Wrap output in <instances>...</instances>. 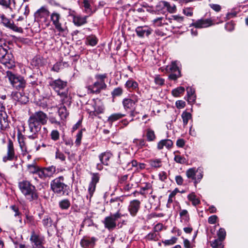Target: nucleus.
Masks as SVG:
<instances>
[{
    "label": "nucleus",
    "mask_w": 248,
    "mask_h": 248,
    "mask_svg": "<svg viewBox=\"0 0 248 248\" xmlns=\"http://www.w3.org/2000/svg\"><path fill=\"white\" fill-rule=\"evenodd\" d=\"M47 115L41 110L35 111L31 113L28 120V126H31L33 129H40L42 125L47 124L48 121Z\"/></svg>",
    "instance_id": "f257e3e1"
},
{
    "label": "nucleus",
    "mask_w": 248,
    "mask_h": 248,
    "mask_svg": "<svg viewBox=\"0 0 248 248\" xmlns=\"http://www.w3.org/2000/svg\"><path fill=\"white\" fill-rule=\"evenodd\" d=\"M18 187L22 194L29 201H33L38 199L37 191L35 186L29 181L25 180L19 182Z\"/></svg>",
    "instance_id": "f03ea898"
},
{
    "label": "nucleus",
    "mask_w": 248,
    "mask_h": 248,
    "mask_svg": "<svg viewBox=\"0 0 248 248\" xmlns=\"http://www.w3.org/2000/svg\"><path fill=\"white\" fill-rule=\"evenodd\" d=\"M64 177L61 176L56 178L51 182L50 187L55 193L60 195L69 194V187L64 183Z\"/></svg>",
    "instance_id": "7ed1b4c3"
},
{
    "label": "nucleus",
    "mask_w": 248,
    "mask_h": 248,
    "mask_svg": "<svg viewBox=\"0 0 248 248\" xmlns=\"http://www.w3.org/2000/svg\"><path fill=\"white\" fill-rule=\"evenodd\" d=\"M107 77V74L96 75L95 78L97 80L93 84L88 87L89 93L97 94L100 93L102 90L106 89L107 85L105 83V79Z\"/></svg>",
    "instance_id": "20e7f679"
},
{
    "label": "nucleus",
    "mask_w": 248,
    "mask_h": 248,
    "mask_svg": "<svg viewBox=\"0 0 248 248\" xmlns=\"http://www.w3.org/2000/svg\"><path fill=\"white\" fill-rule=\"evenodd\" d=\"M3 46L0 43V62L9 69L15 66V61L13 55L8 53V46L5 44Z\"/></svg>",
    "instance_id": "39448f33"
},
{
    "label": "nucleus",
    "mask_w": 248,
    "mask_h": 248,
    "mask_svg": "<svg viewBox=\"0 0 248 248\" xmlns=\"http://www.w3.org/2000/svg\"><path fill=\"white\" fill-rule=\"evenodd\" d=\"M6 77L14 88L18 91H23L26 86V82L20 75L15 74L11 71L6 72Z\"/></svg>",
    "instance_id": "423d86ee"
},
{
    "label": "nucleus",
    "mask_w": 248,
    "mask_h": 248,
    "mask_svg": "<svg viewBox=\"0 0 248 248\" xmlns=\"http://www.w3.org/2000/svg\"><path fill=\"white\" fill-rule=\"evenodd\" d=\"M67 84L66 81H63L61 79L51 80L49 82L50 87L62 98H66L68 96Z\"/></svg>",
    "instance_id": "0eeeda50"
},
{
    "label": "nucleus",
    "mask_w": 248,
    "mask_h": 248,
    "mask_svg": "<svg viewBox=\"0 0 248 248\" xmlns=\"http://www.w3.org/2000/svg\"><path fill=\"white\" fill-rule=\"evenodd\" d=\"M124 215L121 213H115L111 214L110 216L106 217L103 221L105 227L109 231L114 230L117 226V221L120 219Z\"/></svg>",
    "instance_id": "6e6552de"
},
{
    "label": "nucleus",
    "mask_w": 248,
    "mask_h": 248,
    "mask_svg": "<svg viewBox=\"0 0 248 248\" xmlns=\"http://www.w3.org/2000/svg\"><path fill=\"white\" fill-rule=\"evenodd\" d=\"M49 14L50 13L47 6H43L34 13V17L35 21L38 23H45L46 25H47Z\"/></svg>",
    "instance_id": "1a4fd4ad"
},
{
    "label": "nucleus",
    "mask_w": 248,
    "mask_h": 248,
    "mask_svg": "<svg viewBox=\"0 0 248 248\" xmlns=\"http://www.w3.org/2000/svg\"><path fill=\"white\" fill-rule=\"evenodd\" d=\"M178 62L176 61L171 62L170 65L166 67V71L168 73H170L169 78L170 80H176L181 77V71L178 66Z\"/></svg>",
    "instance_id": "9d476101"
},
{
    "label": "nucleus",
    "mask_w": 248,
    "mask_h": 248,
    "mask_svg": "<svg viewBox=\"0 0 248 248\" xmlns=\"http://www.w3.org/2000/svg\"><path fill=\"white\" fill-rule=\"evenodd\" d=\"M217 238L210 241L212 248H224L223 241L225 239L226 232L224 228H220L217 232Z\"/></svg>",
    "instance_id": "9b49d317"
},
{
    "label": "nucleus",
    "mask_w": 248,
    "mask_h": 248,
    "mask_svg": "<svg viewBox=\"0 0 248 248\" xmlns=\"http://www.w3.org/2000/svg\"><path fill=\"white\" fill-rule=\"evenodd\" d=\"M192 22L189 24V27H194L196 29L205 28L214 24V21L210 18H201L198 20L192 19Z\"/></svg>",
    "instance_id": "f8f14e48"
},
{
    "label": "nucleus",
    "mask_w": 248,
    "mask_h": 248,
    "mask_svg": "<svg viewBox=\"0 0 248 248\" xmlns=\"http://www.w3.org/2000/svg\"><path fill=\"white\" fill-rule=\"evenodd\" d=\"M17 156L16 155L13 142L10 139L8 140L7 146V152L2 157V161L6 163L17 160Z\"/></svg>",
    "instance_id": "ddd939ff"
},
{
    "label": "nucleus",
    "mask_w": 248,
    "mask_h": 248,
    "mask_svg": "<svg viewBox=\"0 0 248 248\" xmlns=\"http://www.w3.org/2000/svg\"><path fill=\"white\" fill-rule=\"evenodd\" d=\"M92 180L89 183L88 189L89 195H87L86 196L87 199H89L90 201H91V198L95 190L96 185L100 179V176L98 173H92Z\"/></svg>",
    "instance_id": "4468645a"
},
{
    "label": "nucleus",
    "mask_w": 248,
    "mask_h": 248,
    "mask_svg": "<svg viewBox=\"0 0 248 248\" xmlns=\"http://www.w3.org/2000/svg\"><path fill=\"white\" fill-rule=\"evenodd\" d=\"M30 241L32 244V248H45L44 245L45 243V239L43 236L32 232L30 237Z\"/></svg>",
    "instance_id": "2eb2a0df"
},
{
    "label": "nucleus",
    "mask_w": 248,
    "mask_h": 248,
    "mask_svg": "<svg viewBox=\"0 0 248 248\" xmlns=\"http://www.w3.org/2000/svg\"><path fill=\"white\" fill-rule=\"evenodd\" d=\"M69 16L73 18V22L76 26L79 27L87 23V19L89 17L88 16H81L80 15L76 14L74 11L70 10L69 11Z\"/></svg>",
    "instance_id": "dca6fc26"
},
{
    "label": "nucleus",
    "mask_w": 248,
    "mask_h": 248,
    "mask_svg": "<svg viewBox=\"0 0 248 248\" xmlns=\"http://www.w3.org/2000/svg\"><path fill=\"white\" fill-rule=\"evenodd\" d=\"M11 95L16 104L25 105L29 101V98L28 96L22 92H13Z\"/></svg>",
    "instance_id": "f3484780"
},
{
    "label": "nucleus",
    "mask_w": 248,
    "mask_h": 248,
    "mask_svg": "<svg viewBox=\"0 0 248 248\" xmlns=\"http://www.w3.org/2000/svg\"><path fill=\"white\" fill-rule=\"evenodd\" d=\"M1 21L6 27L13 31H22L23 29L21 27H17L14 24V22L6 17L4 15H0Z\"/></svg>",
    "instance_id": "a211bd4d"
},
{
    "label": "nucleus",
    "mask_w": 248,
    "mask_h": 248,
    "mask_svg": "<svg viewBox=\"0 0 248 248\" xmlns=\"http://www.w3.org/2000/svg\"><path fill=\"white\" fill-rule=\"evenodd\" d=\"M97 239L94 237L85 236L80 240V245L83 248H93Z\"/></svg>",
    "instance_id": "6ab92c4d"
},
{
    "label": "nucleus",
    "mask_w": 248,
    "mask_h": 248,
    "mask_svg": "<svg viewBox=\"0 0 248 248\" xmlns=\"http://www.w3.org/2000/svg\"><path fill=\"white\" fill-rule=\"evenodd\" d=\"M140 207V202L138 200L131 201L128 206V211L132 217L136 216Z\"/></svg>",
    "instance_id": "aec40b11"
},
{
    "label": "nucleus",
    "mask_w": 248,
    "mask_h": 248,
    "mask_svg": "<svg viewBox=\"0 0 248 248\" xmlns=\"http://www.w3.org/2000/svg\"><path fill=\"white\" fill-rule=\"evenodd\" d=\"M38 216L39 218L42 219L43 226L48 231L49 229L53 225V221L50 216L48 215H44L43 213H39Z\"/></svg>",
    "instance_id": "412c9836"
},
{
    "label": "nucleus",
    "mask_w": 248,
    "mask_h": 248,
    "mask_svg": "<svg viewBox=\"0 0 248 248\" xmlns=\"http://www.w3.org/2000/svg\"><path fill=\"white\" fill-rule=\"evenodd\" d=\"M4 107L2 104H0V125L1 130H4L9 126L8 116L5 112L2 111Z\"/></svg>",
    "instance_id": "4be33fe9"
},
{
    "label": "nucleus",
    "mask_w": 248,
    "mask_h": 248,
    "mask_svg": "<svg viewBox=\"0 0 248 248\" xmlns=\"http://www.w3.org/2000/svg\"><path fill=\"white\" fill-rule=\"evenodd\" d=\"M123 200L120 197H117L114 199H111L110 200V206L111 211L115 213H120V210L122 206Z\"/></svg>",
    "instance_id": "5701e85b"
},
{
    "label": "nucleus",
    "mask_w": 248,
    "mask_h": 248,
    "mask_svg": "<svg viewBox=\"0 0 248 248\" xmlns=\"http://www.w3.org/2000/svg\"><path fill=\"white\" fill-rule=\"evenodd\" d=\"M112 154L109 151H107L106 152L102 153L99 156V159L104 165H108L109 159L112 157Z\"/></svg>",
    "instance_id": "b1692460"
},
{
    "label": "nucleus",
    "mask_w": 248,
    "mask_h": 248,
    "mask_svg": "<svg viewBox=\"0 0 248 248\" xmlns=\"http://www.w3.org/2000/svg\"><path fill=\"white\" fill-rule=\"evenodd\" d=\"M119 160L122 164H127V165H129L130 164H131L132 167H138V162L135 160H133L131 161L130 162L129 161H126L125 159L129 157V155L127 154H124L119 155Z\"/></svg>",
    "instance_id": "393cba45"
},
{
    "label": "nucleus",
    "mask_w": 248,
    "mask_h": 248,
    "mask_svg": "<svg viewBox=\"0 0 248 248\" xmlns=\"http://www.w3.org/2000/svg\"><path fill=\"white\" fill-rule=\"evenodd\" d=\"M50 17L55 28L59 31H63L62 28L61 24L59 22L61 18L60 14L54 12L51 14Z\"/></svg>",
    "instance_id": "a878e982"
},
{
    "label": "nucleus",
    "mask_w": 248,
    "mask_h": 248,
    "mask_svg": "<svg viewBox=\"0 0 248 248\" xmlns=\"http://www.w3.org/2000/svg\"><path fill=\"white\" fill-rule=\"evenodd\" d=\"M173 145V142L169 139H165L161 140L157 143V148L158 150H161L164 147L170 149Z\"/></svg>",
    "instance_id": "bb28decb"
},
{
    "label": "nucleus",
    "mask_w": 248,
    "mask_h": 248,
    "mask_svg": "<svg viewBox=\"0 0 248 248\" xmlns=\"http://www.w3.org/2000/svg\"><path fill=\"white\" fill-rule=\"evenodd\" d=\"M138 102V99L131 98H124L123 100V105L125 110H127L133 108L135 103Z\"/></svg>",
    "instance_id": "cd10ccee"
},
{
    "label": "nucleus",
    "mask_w": 248,
    "mask_h": 248,
    "mask_svg": "<svg viewBox=\"0 0 248 248\" xmlns=\"http://www.w3.org/2000/svg\"><path fill=\"white\" fill-rule=\"evenodd\" d=\"M187 101L189 103H194L196 100V96L195 94V91L192 87L187 88Z\"/></svg>",
    "instance_id": "c85d7f7f"
},
{
    "label": "nucleus",
    "mask_w": 248,
    "mask_h": 248,
    "mask_svg": "<svg viewBox=\"0 0 248 248\" xmlns=\"http://www.w3.org/2000/svg\"><path fill=\"white\" fill-rule=\"evenodd\" d=\"M179 215L180 220L182 222L187 224L190 219L188 211L186 209H180Z\"/></svg>",
    "instance_id": "c756f323"
},
{
    "label": "nucleus",
    "mask_w": 248,
    "mask_h": 248,
    "mask_svg": "<svg viewBox=\"0 0 248 248\" xmlns=\"http://www.w3.org/2000/svg\"><path fill=\"white\" fill-rule=\"evenodd\" d=\"M125 116V114L121 113H113L108 117V121L109 124H112L114 122L121 119Z\"/></svg>",
    "instance_id": "7c9ffc66"
},
{
    "label": "nucleus",
    "mask_w": 248,
    "mask_h": 248,
    "mask_svg": "<svg viewBox=\"0 0 248 248\" xmlns=\"http://www.w3.org/2000/svg\"><path fill=\"white\" fill-rule=\"evenodd\" d=\"M125 86L129 91L134 90L138 88V83L136 81L131 79L128 80L126 82Z\"/></svg>",
    "instance_id": "2f4dec72"
},
{
    "label": "nucleus",
    "mask_w": 248,
    "mask_h": 248,
    "mask_svg": "<svg viewBox=\"0 0 248 248\" xmlns=\"http://www.w3.org/2000/svg\"><path fill=\"white\" fill-rule=\"evenodd\" d=\"M46 177H52L56 172V167L54 166L43 168Z\"/></svg>",
    "instance_id": "473e14b6"
},
{
    "label": "nucleus",
    "mask_w": 248,
    "mask_h": 248,
    "mask_svg": "<svg viewBox=\"0 0 248 248\" xmlns=\"http://www.w3.org/2000/svg\"><path fill=\"white\" fill-rule=\"evenodd\" d=\"M58 112L59 116L61 117V119L62 120L65 119L68 115L67 109L65 106L63 105H62L59 108Z\"/></svg>",
    "instance_id": "72a5a7b5"
},
{
    "label": "nucleus",
    "mask_w": 248,
    "mask_h": 248,
    "mask_svg": "<svg viewBox=\"0 0 248 248\" xmlns=\"http://www.w3.org/2000/svg\"><path fill=\"white\" fill-rule=\"evenodd\" d=\"M187 199L191 202L193 206H196L200 203V200L196 197L194 193L192 192L187 196Z\"/></svg>",
    "instance_id": "f704fd0d"
},
{
    "label": "nucleus",
    "mask_w": 248,
    "mask_h": 248,
    "mask_svg": "<svg viewBox=\"0 0 248 248\" xmlns=\"http://www.w3.org/2000/svg\"><path fill=\"white\" fill-rule=\"evenodd\" d=\"M146 136L147 138V140L148 141H153L155 140L156 138L154 131L151 128L147 129L146 132Z\"/></svg>",
    "instance_id": "c9c22d12"
},
{
    "label": "nucleus",
    "mask_w": 248,
    "mask_h": 248,
    "mask_svg": "<svg viewBox=\"0 0 248 248\" xmlns=\"http://www.w3.org/2000/svg\"><path fill=\"white\" fill-rule=\"evenodd\" d=\"M162 3L163 7L166 8L170 13H173L175 12L176 7L174 4H170L169 2L166 1H162Z\"/></svg>",
    "instance_id": "e433bc0d"
},
{
    "label": "nucleus",
    "mask_w": 248,
    "mask_h": 248,
    "mask_svg": "<svg viewBox=\"0 0 248 248\" xmlns=\"http://www.w3.org/2000/svg\"><path fill=\"white\" fill-rule=\"evenodd\" d=\"M98 42V39L93 35L88 36L86 39V44L87 45L94 46Z\"/></svg>",
    "instance_id": "4c0bfd02"
},
{
    "label": "nucleus",
    "mask_w": 248,
    "mask_h": 248,
    "mask_svg": "<svg viewBox=\"0 0 248 248\" xmlns=\"http://www.w3.org/2000/svg\"><path fill=\"white\" fill-rule=\"evenodd\" d=\"M149 164L152 168H158L162 166V161L159 158L151 159L149 161Z\"/></svg>",
    "instance_id": "58836bf2"
},
{
    "label": "nucleus",
    "mask_w": 248,
    "mask_h": 248,
    "mask_svg": "<svg viewBox=\"0 0 248 248\" xmlns=\"http://www.w3.org/2000/svg\"><path fill=\"white\" fill-rule=\"evenodd\" d=\"M185 91V88L181 86L173 89L171 91V93L174 97H179L181 94L184 93Z\"/></svg>",
    "instance_id": "ea45409f"
},
{
    "label": "nucleus",
    "mask_w": 248,
    "mask_h": 248,
    "mask_svg": "<svg viewBox=\"0 0 248 248\" xmlns=\"http://www.w3.org/2000/svg\"><path fill=\"white\" fill-rule=\"evenodd\" d=\"M83 4L85 12L90 16L93 14V12L92 10L89 1L88 0H83Z\"/></svg>",
    "instance_id": "a19ab883"
},
{
    "label": "nucleus",
    "mask_w": 248,
    "mask_h": 248,
    "mask_svg": "<svg viewBox=\"0 0 248 248\" xmlns=\"http://www.w3.org/2000/svg\"><path fill=\"white\" fill-rule=\"evenodd\" d=\"M196 169L194 168H190L187 170L186 171V175L188 178L191 179L192 180H195L196 178Z\"/></svg>",
    "instance_id": "79ce46f5"
},
{
    "label": "nucleus",
    "mask_w": 248,
    "mask_h": 248,
    "mask_svg": "<svg viewBox=\"0 0 248 248\" xmlns=\"http://www.w3.org/2000/svg\"><path fill=\"white\" fill-rule=\"evenodd\" d=\"M59 205L62 209L66 210L70 206L71 203L69 200L64 199L59 202Z\"/></svg>",
    "instance_id": "37998d69"
},
{
    "label": "nucleus",
    "mask_w": 248,
    "mask_h": 248,
    "mask_svg": "<svg viewBox=\"0 0 248 248\" xmlns=\"http://www.w3.org/2000/svg\"><path fill=\"white\" fill-rule=\"evenodd\" d=\"M181 116L184 125H186L188 123V120L192 118L191 113L186 111L182 113Z\"/></svg>",
    "instance_id": "c03bdc74"
},
{
    "label": "nucleus",
    "mask_w": 248,
    "mask_h": 248,
    "mask_svg": "<svg viewBox=\"0 0 248 248\" xmlns=\"http://www.w3.org/2000/svg\"><path fill=\"white\" fill-rule=\"evenodd\" d=\"M37 75L36 74H33L31 75L29 78V83L31 84L33 86H35L38 85L40 82L38 80L37 78Z\"/></svg>",
    "instance_id": "a18cd8bd"
},
{
    "label": "nucleus",
    "mask_w": 248,
    "mask_h": 248,
    "mask_svg": "<svg viewBox=\"0 0 248 248\" xmlns=\"http://www.w3.org/2000/svg\"><path fill=\"white\" fill-rule=\"evenodd\" d=\"M196 178L195 179L194 182L195 186H196V185L201 181L203 177V171L201 169L198 168L196 170Z\"/></svg>",
    "instance_id": "49530a36"
},
{
    "label": "nucleus",
    "mask_w": 248,
    "mask_h": 248,
    "mask_svg": "<svg viewBox=\"0 0 248 248\" xmlns=\"http://www.w3.org/2000/svg\"><path fill=\"white\" fill-rule=\"evenodd\" d=\"M18 142L22 155H26L27 153V149L23 138H19L18 139Z\"/></svg>",
    "instance_id": "de8ad7c7"
},
{
    "label": "nucleus",
    "mask_w": 248,
    "mask_h": 248,
    "mask_svg": "<svg viewBox=\"0 0 248 248\" xmlns=\"http://www.w3.org/2000/svg\"><path fill=\"white\" fill-rule=\"evenodd\" d=\"M30 132L31 133V135H29L28 138L31 140H35L38 138V133L40 129H35L32 130L31 126H29Z\"/></svg>",
    "instance_id": "09e8293b"
},
{
    "label": "nucleus",
    "mask_w": 248,
    "mask_h": 248,
    "mask_svg": "<svg viewBox=\"0 0 248 248\" xmlns=\"http://www.w3.org/2000/svg\"><path fill=\"white\" fill-rule=\"evenodd\" d=\"M14 0H0V6L3 8L9 9L11 8V5Z\"/></svg>",
    "instance_id": "8fccbe9b"
},
{
    "label": "nucleus",
    "mask_w": 248,
    "mask_h": 248,
    "mask_svg": "<svg viewBox=\"0 0 248 248\" xmlns=\"http://www.w3.org/2000/svg\"><path fill=\"white\" fill-rule=\"evenodd\" d=\"M146 239L150 241H157L158 240V234L156 233L155 232H150L146 236Z\"/></svg>",
    "instance_id": "3c124183"
},
{
    "label": "nucleus",
    "mask_w": 248,
    "mask_h": 248,
    "mask_svg": "<svg viewBox=\"0 0 248 248\" xmlns=\"http://www.w3.org/2000/svg\"><path fill=\"white\" fill-rule=\"evenodd\" d=\"M176 152H174V154L175 155L174 160L177 163L185 164L186 162V158L181 155H176Z\"/></svg>",
    "instance_id": "603ef678"
},
{
    "label": "nucleus",
    "mask_w": 248,
    "mask_h": 248,
    "mask_svg": "<svg viewBox=\"0 0 248 248\" xmlns=\"http://www.w3.org/2000/svg\"><path fill=\"white\" fill-rule=\"evenodd\" d=\"M55 158L59 159L62 162H63L65 160L66 156L62 152L60 151L59 149H57L55 153Z\"/></svg>",
    "instance_id": "864d4df0"
},
{
    "label": "nucleus",
    "mask_w": 248,
    "mask_h": 248,
    "mask_svg": "<svg viewBox=\"0 0 248 248\" xmlns=\"http://www.w3.org/2000/svg\"><path fill=\"white\" fill-rule=\"evenodd\" d=\"M194 8L192 7H185L183 9V14L187 16H192L193 15Z\"/></svg>",
    "instance_id": "5fc2aeb1"
},
{
    "label": "nucleus",
    "mask_w": 248,
    "mask_h": 248,
    "mask_svg": "<svg viewBox=\"0 0 248 248\" xmlns=\"http://www.w3.org/2000/svg\"><path fill=\"white\" fill-rule=\"evenodd\" d=\"M154 81L156 85L162 86L165 84V79L159 75H156L154 78Z\"/></svg>",
    "instance_id": "6e6d98bb"
},
{
    "label": "nucleus",
    "mask_w": 248,
    "mask_h": 248,
    "mask_svg": "<svg viewBox=\"0 0 248 248\" xmlns=\"http://www.w3.org/2000/svg\"><path fill=\"white\" fill-rule=\"evenodd\" d=\"M123 93V90L121 87L115 88L111 93L113 97L120 96Z\"/></svg>",
    "instance_id": "4d7b16f0"
},
{
    "label": "nucleus",
    "mask_w": 248,
    "mask_h": 248,
    "mask_svg": "<svg viewBox=\"0 0 248 248\" xmlns=\"http://www.w3.org/2000/svg\"><path fill=\"white\" fill-rule=\"evenodd\" d=\"M51 139L54 140L56 141L59 139L60 133L57 130H53L50 134Z\"/></svg>",
    "instance_id": "13d9d810"
},
{
    "label": "nucleus",
    "mask_w": 248,
    "mask_h": 248,
    "mask_svg": "<svg viewBox=\"0 0 248 248\" xmlns=\"http://www.w3.org/2000/svg\"><path fill=\"white\" fill-rule=\"evenodd\" d=\"M177 238L175 237H172L170 239L162 241V243L166 246L172 245L176 242Z\"/></svg>",
    "instance_id": "bf43d9fd"
},
{
    "label": "nucleus",
    "mask_w": 248,
    "mask_h": 248,
    "mask_svg": "<svg viewBox=\"0 0 248 248\" xmlns=\"http://www.w3.org/2000/svg\"><path fill=\"white\" fill-rule=\"evenodd\" d=\"M235 24L231 21L227 23L225 25V29L227 31H232L234 30Z\"/></svg>",
    "instance_id": "052dcab7"
},
{
    "label": "nucleus",
    "mask_w": 248,
    "mask_h": 248,
    "mask_svg": "<svg viewBox=\"0 0 248 248\" xmlns=\"http://www.w3.org/2000/svg\"><path fill=\"white\" fill-rule=\"evenodd\" d=\"M82 137V132L81 130H80L78 132L76 135V140L75 141V143L77 145H79L81 143V140Z\"/></svg>",
    "instance_id": "680f3d73"
},
{
    "label": "nucleus",
    "mask_w": 248,
    "mask_h": 248,
    "mask_svg": "<svg viewBox=\"0 0 248 248\" xmlns=\"http://www.w3.org/2000/svg\"><path fill=\"white\" fill-rule=\"evenodd\" d=\"M38 168L34 164H30L28 165V169L30 172L32 173H36L38 170Z\"/></svg>",
    "instance_id": "e2e57ef3"
},
{
    "label": "nucleus",
    "mask_w": 248,
    "mask_h": 248,
    "mask_svg": "<svg viewBox=\"0 0 248 248\" xmlns=\"http://www.w3.org/2000/svg\"><path fill=\"white\" fill-rule=\"evenodd\" d=\"M32 62L35 66H40L42 64V60L40 57H35L32 60Z\"/></svg>",
    "instance_id": "0e129e2a"
},
{
    "label": "nucleus",
    "mask_w": 248,
    "mask_h": 248,
    "mask_svg": "<svg viewBox=\"0 0 248 248\" xmlns=\"http://www.w3.org/2000/svg\"><path fill=\"white\" fill-rule=\"evenodd\" d=\"M14 212H15V214L14 215L15 217H19L20 215H21L20 213L19 212L18 208L14 205H11L10 207Z\"/></svg>",
    "instance_id": "69168bd1"
},
{
    "label": "nucleus",
    "mask_w": 248,
    "mask_h": 248,
    "mask_svg": "<svg viewBox=\"0 0 248 248\" xmlns=\"http://www.w3.org/2000/svg\"><path fill=\"white\" fill-rule=\"evenodd\" d=\"M36 173H37L39 177L41 179L46 178L43 168L41 169H38Z\"/></svg>",
    "instance_id": "338daca9"
},
{
    "label": "nucleus",
    "mask_w": 248,
    "mask_h": 248,
    "mask_svg": "<svg viewBox=\"0 0 248 248\" xmlns=\"http://www.w3.org/2000/svg\"><path fill=\"white\" fill-rule=\"evenodd\" d=\"M163 225L162 223H157L154 228V230L155 232H160L162 230Z\"/></svg>",
    "instance_id": "774afa93"
}]
</instances>
